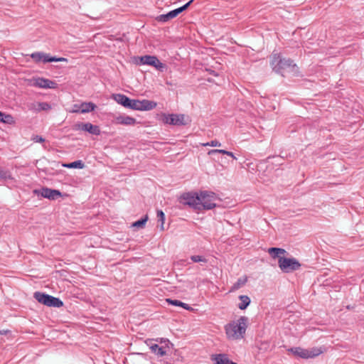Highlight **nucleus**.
<instances>
[{"instance_id":"nucleus-3","label":"nucleus","mask_w":364,"mask_h":364,"mask_svg":"<svg viewBox=\"0 0 364 364\" xmlns=\"http://www.w3.org/2000/svg\"><path fill=\"white\" fill-rule=\"evenodd\" d=\"M323 347H312L309 348H303L301 347H293L288 350L289 352L292 353L294 356L308 359L314 358L318 356L324 351Z\"/></svg>"},{"instance_id":"nucleus-20","label":"nucleus","mask_w":364,"mask_h":364,"mask_svg":"<svg viewBox=\"0 0 364 364\" xmlns=\"http://www.w3.org/2000/svg\"><path fill=\"white\" fill-rule=\"evenodd\" d=\"M156 102L148 100H139V111H149L156 107Z\"/></svg>"},{"instance_id":"nucleus-41","label":"nucleus","mask_w":364,"mask_h":364,"mask_svg":"<svg viewBox=\"0 0 364 364\" xmlns=\"http://www.w3.org/2000/svg\"><path fill=\"white\" fill-rule=\"evenodd\" d=\"M75 109H74L73 112H80V108H79V106H77V105H75Z\"/></svg>"},{"instance_id":"nucleus-6","label":"nucleus","mask_w":364,"mask_h":364,"mask_svg":"<svg viewBox=\"0 0 364 364\" xmlns=\"http://www.w3.org/2000/svg\"><path fill=\"white\" fill-rule=\"evenodd\" d=\"M278 266L282 272L290 273L299 269L301 265L297 259L284 257L279 259Z\"/></svg>"},{"instance_id":"nucleus-28","label":"nucleus","mask_w":364,"mask_h":364,"mask_svg":"<svg viewBox=\"0 0 364 364\" xmlns=\"http://www.w3.org/2000/svg\"><path fill=\"white\" fill-rule=\"evenodd\" d=\"M148 220V216L145 215L140 220L132 223V226L136 228H143L145 226L146 221Z\"/></svg>"},{"instance_id":"nucleus-23","label":"nucleus","mask_w":364,"mask_h":364,"mask_svg":"<svg viewBox=\"0 0 364 364\" xmlns=\"http://www.w3.org/2000/svg\"><path fill=\"white\" fill-rule=\"evenodd\" d=\"M0 122L11 125L15 124V120L11 114L0 112Z\"/></svg>"},{"instance_id":"nucleus-22","label":"nucleus","mask_w":364,"mask_h":364,"mask_svg":"<svg viewBox=\"0 0 364 364\" xmlns=\"http://www.w3.org/2000/svg\"><path fill=\"white\" fill-rule=\"evenodd\" d=\"M240 302L238 304L237 307L240 310H245L247 308V306L250 304L251 299L247 295H240L238 297Z\"/></svg>"},{"instance_id":"nucleus-9","label":"nucleus","mask_w":364,"mask_h":364,"mask_svg":"<svg viewBox=\"0 0 364 364\" xmlns=\"http://www.w3.org/2000/svg\"><path fill=\"white\" fill-rule=\"evenodd\" d=\"M156 341H158V340L149 339L146 341V343L149 347L151 351L155 355L158 356L166 355L171 348L163 345L159 346Z\"/></svg>"},{"instance_id":"nucleus-5","label":"nucleus","mask_w":364,"mask_h":364,"mask_svg":"<svg viewBox=\"0 0 364 364\" xmlns=\"http://www.w3.org/2000/svg\"><path fill=\"white\" fill-rule=\"evenodd\" d=\"M200 210H212L216 207L215 200L217 199L216 194L212 191H203L200 192Z\"/></svg>"},{"instance_id":"nucleus-36","label":"nucleus","mask_w":364,"mask_h":364,"mask_svg":"<svg viewBox=\"0 0 364 364\" xmlns=\"http://www.w3.org/2000/svg\"><path fill=\"white\" fill-rule=\"evenodd\" d=\"M31 140L36 143H43L46 141L44 138L39 135L33 136Z\"/></svg>"},{"instance_id":"nucleus-40","label":"nucleus","mask_w":364,"mask_h":364,"mask_svg":"<svg viewBox=\"0 0 364 364\" xmlns=\"http://www.w3.org/2000/svg\"><path fill=\"white\" fill-rule=\"evenodd\" d=\"M9 333V330H0V335H6Z\"/></svg>"},{"instance_id":"nucleus-35","label":"nucleus","mask_w":364,"mask_h":364,"mask_svg":"<svg viewBox=\"0 0 364 364\" xmlns=\"http://www.w3.org/2000/svg\"><path fill=\"white\" fill-rule=\"evenodd\" d=\"M47 60H50L51 62H68V59L63 57H55V56H50V59H48Z\"/></svg>"},{"instance_id":"nucleus-34","label":"nucleus","mask_w":364,"mask_h":364,"mask_svg":"<svg viewBox=\"0 0 364 364\" xmlns=\"http://www.w3.org/2000/svg\"><path fill=\"white\" fill-rule=\"evenodd\" d=\"M215 154H222L226 155V154H228V151L224 149H211L208 152V155H213Z\"/></svg>"},{"instance_id":"nucleus-7","label":"nucleus","mask_w":364,"mask_h":364,"mask_svg":"<svg viewBox=\"0 0 364 364\" xmlns=\"http://www.w3.org/2000/svg\"><path fill=\"white\" fill-rule=\"evenodd\" d=\"M200 193L196 192H186L183 193L179 198L180 203L187 205L189 207L200 210V205H201L199 199Z\"/></svg>"},{"instance_id":"nucleus-27","label":"nucleus","mask_w":364,"mask_h":364,"mask_svg":"<svg viewBox=\"0 0 364 364\" xmlns=\"http://www.w3.org/2000/svg\"><path fill=\"white\" fill-rule=\"evenodd\" d=\"M63 166L68 168H83L85 164L81 160L75 161L69 164H63Z\"/></svg>"},{"instance_id":"nucleus-13","label":"nucleus","mask_w":364,"mask_h":364,"mask_svg":"<svg viewBox=\"0 0 364 364\" xmlns=\"http://www.w3.org/2000/svg\"><path fill=\"white\" fill-rule=\"evenodd\" d=\"M112 123L114 124H122L127 126L134 125L136 123V119L125 114H120L114 117Z\"/></svg>"},{"instance_id":"nucleus-17","label":"nucleus","mask_w":364,"mask_h":364,"mask_svg":"<svg viewBox=\"0 0 364 364\" xmlns=\"http://www.w3.org/2000/svg\"><path fill=\"white\" fill-rule=\"evenodd\" d=\"M212 360L215 362V364H237L236 363L230 360L226 354L213 355Z\"/></svg>"},{"instance_id":"nucleus-39","label":"nucleus","mask_w":364,"mask_h":364,"mask_svg":"<svg viewBox=\"0 0 364 364\" xmlns=\"http://www.w3.org/2000/svg\"><path fill=\"white\" fill-rule=\"evenodd\" d=\"M226 155L232 157L233 159H235V160L237 159V158L235 157L234 154L232 152H231V151H228V154H226Z\"/></svg>"},{"instance_id":"nucleus-30","label":"nucleus","mask_w":364,"mask_h":364,"mask_svg":"<svg viewBox=\"0 0 364 364\" xmlns=\"http://www.w3.org/2000/svg\"><path fill=\"white\" fill-rule=\"evenodd\" d=\"M128 108L132 109L133 110H139V100L131 99V102H129Z\"/></svg>"},{"instance_id":"nucleus-26","label":"nucleus","mask_w":364,"mask_h":364,"mask_svg":"<svg viewBox=\"0 0 364 364\" xmlns=\"http://www.w3.org/2000/svg\"><path fill=\"white\" fill-rule=\"evenodd\" d=\"M51 108L50 105L48 102H38L37 104H33L31 109H34L36 111L40 112L42 110H48Z\"/></svg>"},{"instance_id":"nucleus-32","label":"nucleus","mask_w":364,"mask_h":364,"mask_svg":"<svg viewBox=\"0 0 364 364\" xmlns=\"http://www.w3.org/2000/svg\"><path fill=\"white\" fill-rule=\"evenodd\" d=\"M158 341H156V343H158L159 344V346H168L170 348V346H172V343L169 341L168 339L167 338H160V339H157Z\"/></svg>"},{"instance_id":"nucleus-31","label":"nucleus","mask_w":364,"mask_h":364,"mask_svg":"<svg viewBox=\"0 0 364 364\" xmlns=\"http://www.w3.org/2000/svg\"><path fill=\"white\" fill-rule=\"evenodd\" d=\"M191 259L193 262H207V259L204 257L200 255H193L191 257Z\"/></svg>"},{"instance_id":"nucleus-15","label":"nucleus","mask_w":364,"mask_h":364,"mask_svg":"<svg viewBox=\"0 0 364 364\" xmlns=\"http://www.w3.org/2000/svg\"><path fill=\"white\" fill-rule=\"evenodd\" d=\"M31 58L36 63L43 62L44 63H50V60H47L50 58L49 54L43 52H35L31 54Z\"/></svg>"},{"instance_id":"nucleus-25","label":"nucleus","mask_w":364,"mask_h":364,"mask_svg":"<svg viewBox=\"0 0 364 364\" xmlns=\"http://www.w3.org/2000/svg\"><path fill=\"white\" fill-rule=\"evenodd\" d=\"M166 302L173 306H181L186 310H192L193 309L192 307H191L188 304L183 303L179 300L167 299Z\"/></svg>"},{"instance_id":"nucleus-33","label":"nucleus","mask_w":364,"mask_h":364,"mask_svg":"<svg viewBox=\"0 0 364 364\" xmlns=\"http://www.w3.org/2000/svg\"><path fill=\"white\" fill-rule=\"evenodd\" d=\"M203 146H215V147H216V146H221V143L219 141L215 139V140H212V141H210L209 142H207L205 144H203Z\"/></svg>"},{"instance_id":"nucleus-19","label":"nucleus","mask_w":364,"mask_h":364,"mask_svg":"<svg viewBox=\"0 0 364 364\" xmlns=\"http://www.w3.org/2000/svg\"><path fill=\"white\" fill-rule=\"evenodd\" d=\"M113 100H114L118 104L123 107L128 108L131 99L123 94H114L112 95Z\"/></svg>"},{"instance_id":"nucleus-8","label":"nucleus","mask_w":364,"mask_h":364,"mask_svg":"<svg viewBox=\"0 0 364 364\" xmlns=\"http://www.w3.org/2000/svg\"><path fill=\"white\" fill-rule=\"evenodd\" d=\"M140 63L143 65L153 66L159 71H163L166 68V65L162 63L155 55L141 56Z\"/></svg>"},{"instance_id":"nucleus-1","label":"nucleus","mask_w":364,"mask_h":364,"mask_svg":"<svg viewBox=\"0 0 364 364\" xmlns=\"http://www.w3.org/2000/svg\"><path fill=\"white\" fill-rule=\"evenodd\" d=\"M248 325V318L240 316L237 320L228 323L225 327V333L229 339L241 340L245 337Z\"/></svg>"},{"instance_id":"nucleus-42","label":"nucleus","mask_w":364,"mask_h":364,"mask_svg":"<svg viewBox=\"0 0 364 364\" xmlns=\"http://www.w3.org/2000/svg\"><path fill=\"white\" fill-rule=\"evenodd\" d=\"M208 71L210 72V74H212V75H215V76H217V75H218V74H217L214 70H208Z\"/></svg>"},{"instance_id":"nucleus-37","label":"nucleus","mask_w":364,"mask_h":364,"mask_svg":"<svg viewBox=\"0 0 364 364\" xmlns=\"http://www.w3.org/2000/svg\"><path fill=\"white\" fill-rule=\"evenodd\" d=\"M9 177V173L0 168V180H5Z\"/></svg>"},{"instance_id":"nucleus-4","label":"nucleus","mask_w":364,"mask_h":364,"mask_svg":"<svg viewBox=\"0 0 364 364\" xmlns=\"http://www.w3.org/2000/svg\"><path fill=\"white\" fill-rule=\"evenodd\" d=\"M33 296L39 303L49 307L60 308L63 306V302L59 298L45 293L36 291Z\"/></svg>"},{"instance_id":"nucleus-14","label":"nucleus","mask_w":364,"mask_h":364,"mask_svg":"<svg viewBox=\"0 0 364 364\" xmlns=\"http://www.w3.org/2000/svg\"><path fill=\"white\" fill-rule=\"evenodd\" d=\"M77 127H78L79 129L87 132L90 134H92L94 135H100V127L97 125H93L92 124H91L90 122L78 124Z\"/></svg>"},{"instance_id":"nucleus-29","label":"nucleus","mask_w":364,"mask_h":364,"mask_svg":"<svg viewBox=\"0 0 364 364\" xmlns=\"http://www.w3.org/2000/svg\"><path fill=\"white\" fill-rule=\"evenodd\" d=\"M157 218H159V221L161 222V225H160L161 230H164V221H165L164 213L161 210H157Z\"/></svg>"},{"instance_id":"nucleus-12","label":"nucleus","mask_w":364,"mask_h":364,"mask_svg":"<svg viewBox=\"0 0 364 364\" xmlns=\"http://www.w3.org/2000/svg\"><path fill=\"white\" fill-rule=\"evenodd\" d=\"M186 116L184 114H171L165 116L164 122L171 125L181 126L186 125Z\"/></svg>"},{"instance_id":"nucleus-16","label":"nucleus","mask_w":364,"mask_h":364,"mask_svg":"<svg viewBox=\"0 0 364 364\" xmlns=\"http://www.w3.org/2000/svg\"><path fill=\"white\" fill-rule=\"evenodd\" d=\"M267 252L273 259H278L279 261L280 258H284V255L287 253L284 249L279 247H270L267 250Z\"/></svg>"},{"instance_id":"nucleus-10","label":"nucleus","mask_w":364,"mask_h":364,"mask_svg":"<svg viewBox=\"0 0 364 364\" xmlns=\"http://www.w3.org/2000/svg\"><path fill=\"white\" fill-rule=\"evenodd\" d=\"M34 193L41 195L42 197L49 200H55L62 196V193L60 191L49 188H42L40 190H34Z\"/></svg>"},{"instance_id":"nucleus-2","label":"nucleus","mask_w":364,"mask_h":364,"mask_svg":"<svg viewBox=\"0 0 364 364\" xmlns=\"http://www.w3.org/2000/svg\"><path fill=\"white\" fill-rule=\"evenodd\" d=\"M271 65L274 71L284 76L287 73H296L298 68L290 58H282L279 53L272 55Z\"/></svg>"},{"instance_id":"nucleus-11","label":"nucleus","mask_w":364,"mask_h":364,"mask_svg":"<svg viewBox=\"0 0 364 364\" xmlns=\"http://www.w3.org/2000/svg\"><path fill=\"white\" fill-rule=\"evenodd\" d=\"M32 82V85L36 87L46 89H56L58 87V84L55 81L43 77L33 78Z\"/></svg>"},{"instance_id":"nucleus-38","label":"nucleus","mask_w":364,"mask_h":364,"mask_svg":"<svg viewBox=\"0 0 364 364\" xmlns=\"http://www.w3.org/2000/svg\"><path fill=\"white\" fill-rule=\"evenodd\" d=\"M193 0H190L188 3H186L183 6L178 8L179 13L181 14L183 11L186 10L189 7V6L193 3Z\"/></svg>"},{"instance_id":"nucleus-21","label":"nucleus","mask_w":364,"mask_h":364,"mask_svg":"<svg viewBox=\"0 0 364 364\" xmlns=\"http://www.w3.org/2000/svg\"><path fill=\"white\" fill-rule=\"evenodd\" d=\"M247 282V277L244 275L237 279V282H235L230 289V292L235 291L236 290L240 289Z\"/></svg>"},{"instance_id":"nucleus-24","label":"nucleus","mask_w":364,"mask_h":364,"mask_svg":"<svg viewBox=\"0 0 364 364\" xmlns=\"http://www.w3.org/2000/svg\"><path fill=\"white\" fill-rule=\"evenodd\" d=\"M96 106L92 102H82L80 106L81 113H88L95 110Z\"/></svg>"},{"instance_id":"nucleus-18","label":"nucleus","mask_w":364,"mask_h":364,"mask_svg":"<svg viewBox=\"0 0 364 364\" xmlns=\"http://www.w3.org/2000/svg\"><path fill=\"white\" fill-rule=\"evenodd\" d=\"M179 11L178 9H176L174 10H172L169 12H168L166 14H161L158 16L156 19L159 22H167L170 19H172L175 17H176L179 14Z\"/></svg>"}]
</instances>
